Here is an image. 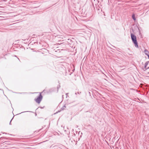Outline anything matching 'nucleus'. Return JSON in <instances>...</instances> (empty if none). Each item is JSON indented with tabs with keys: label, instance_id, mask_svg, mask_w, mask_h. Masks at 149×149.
Segmentation results:
<instances>
[{
	"label": "nucleus",
	"instance_id": "a878e982",
	"mask_svg": "<svg viewBox=\"0 0 149 149\" xmlns=\"http://www.w3.org/2000/svg\"><path fill=\"white\" fill-rule=\"evenodd\" d=\"M60 149H61L60 148Z\"/></svg>",
	"mask_w": 149,
	"mask_h": 149
},
{
	"label": "nucleus",
	"instance_id": "39448f33",
	"mask_svg": "<svg viewBox=\"0 0 149 149\" xmlns=\"http://www.w3.org/2000/svg\"><path fill=\"white\" fill-rule=\"evenodd\" d=\"M67 42L70 45H71L72 44V43L73 42V40L70 39H68Z\"/></svg>",
	"mask_w": 149,
	"mask_h": 149
},
{
	"label": "nucleus",
	"instance_id": "f8f14e48",
	"mask_svg": "<svg viewBox=\"0 0 149 149\" xmlns=\"http://www.w3.org/2000/svg\"><path fill=\"white\" fill-rule=\"evenodd\" d=\"M138 29L139 31V34L140 35H141V31H140V29H139V28H138Z\"/></svg>",
	"mask_w": 149,
	"mask_h": 149
},
{
	"label": "nucleus",
	"instance_id": "1a4fd4ad",
	"mask_svg": "<svg viewBox=\"0 0 149 149\" xmlns=\"http://www.w3.org/2000/svg\"><path fill=\"white\" fill-rule=\"evenodd\" d=\"M66 104H65L61 108V110H63L65 109V108L66 107Z\"/></svg>",
	"mask_w": 149,
	"mask_h": 149
},
{
	"label": "nucleus",
	"instance_id": "2eb2a0df",
	"mask_svg": "<svg viewBox=\"0 0 149 149\" xmlns=\"http://www.w3.org/2000/svg\"><path fill=\"white\" fill-rule=\"evenodd\" d=\"M68 94V93H66V97H67L68 96H68L67 95Z\"/></svg>",
	"mask_w": 149,
	"mask_h": 149
},
{
	"label": "nucleus",
	"instance_id": "9d476101",
	"mask_svg": "<svg viewBox=\"0 0 149 149\" xmlns=\"http://www.w3.org/2000/svg\"><path fill=\"white\" fill-rule=\"evenodd\" d=\"M44 107H45L44 106L43 107H38V108H37L36 109V110H37L39 108H41V109H43V108Z\"/></svg>",
	"mask_w": 149,
	"mask_h": 149
},
{
	"label": "nucleus",
	"instance_id": "393cba45",
	"mask_svg": "<svg viewBox=\"0 0 149 149\" xmlns=\"http://www.w3.org/2000/svg\"><path fill=\"white\" fill-rule=\"evenodd\" d=\"M3 1H6L4 0Z\"/></svg>",
	"mask_w": 149,
	"mask_h": 149
},
{
	"label": "nucleus",
	"instance_id": "aec40b11",
	"mask_svg": "<svg viewBox=\"0 0 149 149\" xmlns=\"http://www.w3.org/2000/svg\"><path fill=\"white\" fill-rule=\"evenodd\" d=\"M97 1H98V3H99V1L97 0Z\"/></svg>",
	"mask_w": 149,
	"mask_h": 149
},
{
	"label": "nucleus",
	"instance_id": "6ab92c4d",
	"mask_svg": "<svg viewBox=\"0 0 149 149\" xmlns=\"http://www.w3.org/2000/svg\"><path fill=\"white\" fill-rule=\"evenodd\" d=\"M81 93V92H80V93H79V92H78L77 93L78 94H80V93Z\"/></svg>",
	"mask_w": 149,
	"mask_h": 149
},
{
	"label": "nucleus",
	"instance_id": "ddd939ff",
	"mask_svg": "<svg viewBox=\"0 0 149 149\" xmlns=\"http://www.w3.org/2000/svg\"><path fill=\"white\" fill-rule=\"evenodd\" d=\"M25 112H31V111H24V112H22L21 113H19L18 114H20L21 113H23Z\"/></svg>",
	"mask_w": 149,
	"mask_h": 149
},
{
	"label": "nucleus",
	"instance_id": "f03ea898",
	"mask_svg": "<svg viewBox=\"0 0 149 149\" xmlns=\"http://www.w3.org/2000/svg\"><path fill=\"white\" fill-rule=\"evenodd\" d=\"M42 97H43L41 94V93H40V94L37 97L34 99V100L38 104H40L42 100Z\"/></svg>",
	"mask_w": 149,
	"mask_h": 149
},
{
	"label": "nucleus",
	"instance_id": "7ed1b4c3",
	"mask_svg": "<svg viewBox=\"0 0 149 149\" xmlns=\"http://www.w3.org/2000/svg\"><path fill=\"white\" fill-rule=\"evenodd\" d=\"M149 63V61H147L145 63L144 68H143V70L144 71H145L149 68V66L148 67H147Z\"/></svg>",
	"mask_w": 149,
	"mask_h": 149
},
{
	"label": "nucleus",
	"instance_id": "bb28decb",
	"mask_svg": "<svg viewBox=\"0 0 149 149\" xmlns=\"http://www.w3.org/2000/svg\"><path fill=\"white\" fill-rule=\"evenodd\" d=\"M0 90H1V89H0Z\"/></svg>",
	"mask_w": 149,
	"mask_h": 149
},
{
	"label": "nucleus",
	"instance_id": "6e6552de",
	"mask_svg": "<svg viewBox=\"0 0 149 149\" xmlns=\"http://www.w3.org/2000/svg\"><path fill=\"white\" fill-rule=\"evenodd\" d=\"M132 19L134 21H135L136 20V18H135V15H134V14H132Z\"/></svg>",
	"mask_w": 149,
	"mask_h": 149
},
{
	"label": "nucleus",
	"instance_id": "b1692460",
	"mask_svg": "<svg viewBox=\"0 0 149 149\" xmlns=\"http://www.w3.org/2000/svg\"><path fill=\"white\" fill-rule=\"evenodd\" d=\"M78 127V126H77V127Z\"/></svg>",
	"mask_w": 149,
	"mask_h": 149
},
{
	"label": "nucleus",
	"instance_id": "423d86ee",
	"mask_svg": "<svg viewBox=\"0 0 149 149\" xmlns=\"http://www.w3.org/2000/svg\"><path fill=\"white\" fill-rule=\"evenodd\" d=\"M65 104L66 105H68L71 103V102L69 100H67L65 101Z\"/></svg>",
	"mask_w": 149,
	"mask_h": 149
},
{
	"label": "nucleus",
	"instance_id": "0eeeda50",
	"mask_svg": "<svg viewBox=\"0 0 149 149\" xmlns=\"http://www.w3.org/2000/svg\"><path fill=\"white\" fill-rule=\"evenodd\" d=\"M145 54L148 56V58H149V52L146 50H145Z\"/></svg>",
	"mask_w": 149,
	"mask_h": 149
},
{
	"label": "nucleus",
	"instance_id": "4468645a",
	"mask_svg": "<svg viewBox=\"0 0 149 149\" xmlns=\"http://www.w3.org/2000/svg\"><path fill=\"white\" fill-rule=\"evenodd\" d=\"M14 116H13V118H12V119H11V120H10V123H9V125H11V121L12 120H13V118L14 117Z\"/></svg>",
	"mask_w": 149,
	"mask_h": 149
},
{
	"label": "nucleus",
	"instance_id": "4be33fe9",
	"mask_svg": "<svg viewBox=\"0 0 149 149\" xmlns=\"http://www.w3.org/2000/svg\"><path fill=\"white\" fill-rule=\"evenodd\" d=\"M4 138V137H2L1 138Z\"/></svg>",
	"mask_w": 149,
	"mask_h": 149
},
{
	"label": "nucleus",
	"instance_id": "f257e3e1",
	"mask_svg": "<svg viewBox=\"0 0 149 149\" xmlns=\"http://www.w3.org/2000/svg\"><path fill=\"white\" fill-rule=\"evenodd\" d=\"M130 35L132 42L134 44L135 47L136 48H138V44L136 40V36L135 35L131 32H130Z\"/></svg>",
	"mask_w": 149,
	"mask_h": 149
},
{
	"label": "nucleus",
	"instance_id": "f3484780",
	"mask_svg": "<svg viewBox=\"0 0 149 149\" xmlns=\"http://www.w3.org/2000/svg\"><path fill=\"white\" fill-rule=\"evenodd\" d=\"M88 93L90 95H91V93H90V92H89Z\"/></svg>",
	"mask_w": 149,
	"mask_h": 149
},
{
	"label": "nucleus",
	"instance_id": "5701e85b",
	"mask_svg": "<svg viewBox=\"0 0 149 149\" xmlns=\"http://www.w3.org/2000/svg\"><path fill=\"white\" fill-rule=\"evenodd\" d=\"M75 95H77V93H75Z\"/></svg>",
	"mask_w": 149,
	"mask_h": 149
},
{
	"label": "nucleus",
	"instance_id": "412c9836",
	"mask_svg": "<svg viewBox=\"0 0 149 149\" xmlns=\"http://www.w3.org/2000/svg\"><path fill=\"white\" fill-rule=\"evenodd\" d=\"M63 95H62V97L63 98Z\"/></svg>",
	"mask_w": 149,
	"mask_h": 149
},
{
	"label": "nucleus",
	"instance_id": "dca6fc26",
	"mask_svg": "<svg viewBox=\"0 0 149 149\" xmlns=\"http://www.w3.org/2000/svg\"><path fill=\"white\" fill-rule=\"evenodd\" d=\"M2 133H3V134H7L6 133H5V132H1Z\"/></svg>",
	"mask_w": 149,
	"mask_h": 149
},
{
	"label": "nucleus",
	"instance_id": "a211bd4d",
	"mask_svg": "<svg viewBox=\"0 0 149 149\" xmlns=\"http://www.w3.org/2000/svg\"><path fill=\"white\" fill-rule=\"evenodd\" d=\"M61 111V110H59V111H58V112H57V113L59 112H60V111Z\"/></svg>",
	"mask_w": 149,
	"mask_h": 149
},
{
	"label": "nucleus",
	"instance_id": "9b49d317",
	"mask_svg": "<svg viewBox=\"0 0 149 149\" xmlns=\"http://www.w3.org/2000/svg\"><path fill=\"white\" fill-rule=\"evenodd\" d=\"M60 88V85H59L57 86V92H58V89L59 88Z\"/></svg>",
	"mask_w": 149,
	"mask_h": 149
},
{
	"label": "nucleus",
	"instance_id": "20e7f679",
	"mask_svg": "<svg viewBox=\"0 0 149 149\" xmlns=\"http://www.w3.org/2000/svg\"><path fill=\"white\" fill-rule=\"evenodd\" d=\"M56 90V88H53L50 89L49 90L47 91V93H51L55 91Z\"/></svg>",
	"mask_w": 149,
	"mask_h": 149
}]
</instances>
